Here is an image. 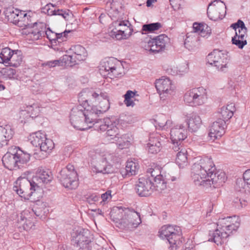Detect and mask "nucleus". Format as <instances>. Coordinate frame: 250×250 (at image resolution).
<instances>
[{
    "instance_id": "f257e3e1",
    "label": "nucleus",
    "mask_w": 250,
    "mask_h": 250,
    "mask_svg": "<svg viewBox=\"0 0 250 250\" xmlns=\"http://www.w3.org/2000/svg\"><path fill=\"white\" fill-rule=\"evenodd\" d=\"M191 177L196 185L206 188L211 185L214 188H218L227 180L225 172L216 170L213 162L208 157L201 159L192 165Z\"/></svg>"
},
{
    "instance_id": "f03ea898",
    "label": "nucleus",
    "mask_w": 250,
    "mask_h": 250,
    "mask_svg": "<svg viewBox=\"0 0 250 250\" xmlns=\"http://www.w3.org/2000/svg\"><path fill=\"white\" fill-rule=\"evenodd\" d=\"M110 214L113 221L118 223V227L127 232L134 231L142 223L140 213L132 208L114 207Z\"/></svg>"
},
{
    "instance_id": "7ed1b4c3",
    "label": "nucleus",
    "mask_w": 250,
    "mask_h": 250,
    "mask_svg": "<svg viewBox=\"0 0 250 250\" xmlns=\"http://www.w3.org/2000/svg\"><path fill=\"white\" fill-rule=\"evenodd\" d=\"M30 155L24 152L19 147L12 146L2 157V163L6 168L16 170L22 168L29 161Z\"/></svg>"
},
{
    "instance_id": "20e7f679",
    "label": "nucleus",
    "mask_w": 250,
    "mask_h": 250,
    "mask_svg": "<svg viewBox=\"0 0 250 250\" xmlns=\"http://www.w3.org/2000/svg\"><path fill=\"white\" fill-rule=\"evenodd\" d=\"M95 114L89 112V108L83 110L82 106H77L72 109L70 115V120L74 128L78 130H85L91 127L85 126V124H91L94 122Z\"/></svg>"
},
{
    "instance_id": "39448f33",
    "label": "nucleus",
    "mask_w": 250,
    "mask_h": 250,
    "mask_svg": "<svg viewBox=\"0 0 250 250\" xmlns=\"http://www.w3.org/2000/svg\"><path fill=\"white\" fill-rule=\"evenodd\" d=\"M237 187H235V194H237V199L235 201V208L238 209L246 207L247 205V195L250 193V190L247 189L250 185V169L245 171L243 173V180L237 179L236 181Z\"/></svg>"
},
{
    "instance_id": "423d86ee",
    "label": "nucleus",
    "mask_w": 250,
    "mask_h": 250,
    "mask_svg": "<svg viewBox=\"0 0 250 250\" xmlns=\"http://www.w3.org/2000/svg\"><path fill=\"white\" fill-rule=\"evenodd\" d=\"M40 187L33 180L32 181L25 178H19L15 182L13 190L25 200H28L33 192Z\"/></svg>"
},
{
    "instance_id": "0eeeda50",
    "label": "nucleus",
    "mask_w": 250,
    "mask_h": 250,
    "mask_svg": "<svg viewBox=\"0 0 250 250\" xmlns=\"http://www.w3.org/2000/svg\"><path fill=\"white\" fill-rule=\"evenodd\" d=\"M159 236L162 239L167 240L170 245V250L176 249L177 244L182 235V230L180 227L170 225H164L161 227L159 231Z\"/></svg>"
},
{
    "instance_id": "6e6552de",
    "label": "nucleus",
    "mask_w": 250,
    "mask_h": 250,
    "mask_svg": "<svg viewBox=\"0 0 250 250\" xmlns=\"http://www.w3.org/2000/svg\"><path fill=\"white\" fill-rule=\"evenodd\" d=\"M58 178L65 188L74 189L79 185L78 174L72 165H68L66 167L62 169L60 172Z\"/></svg>"
},
{
    "instance_id": "1a4fd4ad",
    "label": "nucleus",
    "mask_w": 250,
    "mask_h": 250,
    "mask_svg": "<svg viewBox=\"0 0 250 250\" xmlns=\"http://www.w3.org/2000/svg\"><path fill=\"white\" fill-rule=\"evenodd\" d=\"M207 100L206 89L203 87L194 88L188 90L184 95V101L192 106L203 104Z\"/></svg>"
},
{
    "instance_id": "9d476101",
    "label": "nucleus",
    "mask_w": 250,
    "mask_h": 250,
    "mask_svg": "<svg viewBox=\"0 0 250 250\" xmlns=\"http://www.w3.org/2000/svg\"><path fill=\"white\" fill-rule=\"evenodd\" d=\"M228 53L221 50H214L206 58L208 63L214 65L218 70L225 71V68L228 67L229 58Z\"/></svg>"
},
{
    "instance_id": "9b49d317",
    "label": "nucleus",
    "mask_w": 250,
    "mask_h": 250,
    "mask_svg": "<svg viewBox=\"0 0 250 250\" xmlns=\"http://www.w3.org/2000/svg\"><path fill=\"white\" fill-rule=\"evenodd\" d=\"M233 230H234V225L233 224L217 228L214 230H209L208 241L213 242L217 245H222L229 236L232 234Z\"/></svg>"
},
{
    "instance_id": "f8f14e48",
    "label": "nucleus",
    "mask_w": 250,
    "mask_h": 250,
    "mask_svg": "<svg viewBox=\"0 0 250 250\" xmlns=\"http://www.w3.org/2000/svg\"><path fill=\"white\" fill-rule=\"evenodd\" d=\"M72 241L80 249H88L91 242L90 233L88 229L82 228H75L72 233Z\"/></svg>"
},
{
    "instance_id": "ddd939ff",
    "label": "nucleus",
    "mask_w": 250,
    "mask_h": 250,
    "mask_svg": "<svg viewBox=\"0 0 250 250\" xmlns=\"http://www.w3.org/2000/svg\"><path fill=\"white\" fill-rule=\"evenodd\" d=\"M208 18L213 21L223 19L226 14V6L221 0H215L208 5L207 9Z\"/></svg>"
},
{
    "instance_id": "4468645a",
    "label": "nucleus",
    "mask_w": 250,
    "mask_h": 250,
    "mask_svg": "<svg viewBox=\"0 0 250 250\" xmlns=\"http://www.w3.org/2000/svg\"><path fill=\"white\" fill-rule=\"evenodd\" d=\"M187 130L183 125H176L171 128L170 139L172 143V149L178 151L182 147V142L187 138Z\"/></svg>"
},
{
    "instance_id": "2eb2a0df",
    "label": "nucleus",
    "mask_w": 250,
    "mask_h": 250,
    "mask_svg": "<svg viewBox=\"0 0 250 250\" xmlns=\"http://www.w3.org/2000/svg\"><path fill=\"white\" fill-rule=\"evenodd\" d=\"M156 185L148 176L139 178L135 186V190L140 196L150 195Z\"/></svg>"
},
{
    "instance_id": "dca6fc26",
    "label": "nucleus",
    "mask_w": 250,
    "mask_h": 250,
    "mask_svg": "<svg viewBox=\"0 0 250 250\" xmlns=\"http://www.w3.org/2000/svg\"><path fill=\"white\" fill-rule=\"evenodd\" d=\"M91 169L94 173L108 174L112 172V167L108 164L106 158L98 154L91 162Z\"/></svg>"
},
{
    "instance_id": "f3484780",
    "label": "nucleus",
    "mask_w": 250,
    "mask_h": 250,
    "mask_svg": "<svg viewBox=\"0 0 250 250\" xmlns=\"http://www.w3.org/2000/svg\"><path fill=\"white\" fill-rule=\"evenodd\" d=\"M155 87L161 98L166 97L168 94H171L174 88L171 81L167 78L157 80L155 82Z\"/></svg>"
},
{
    "instance_id": "a211bd4d",
    "label": "nucleus",
    "mask_w": 250,
    "mask_h": 250,
    "mask_svg": "<svg viewBox=\"0 0 250 250\" xmlns=\"http://www.w3.org/2000/svg\"><path fill=\"white\" fill-rule=\"evenodd\" d=\"M168 40V38L167 36L160 35L147 42L148 49L152 52L158 53L165 48Z\"/></svg>"
},
{
    "instance_id": "6ab92c4d",
    "label": "nucleus",
    "mask_w": 250,
    "mask_h": 250,
    "mask_svg": "<svg viewBox=\"0 0 250 250\" xmlns=\"http://www.w3.org/2000/svg\"><path fill=\"white\" fill-rule=\"evenodd\" d=\"M226 123L221 118L213 122L210 127L208 136L211 140L214 141L220 138L225 133L224 129Z\"/></svg>"
},
{
    "instance_id": "aec40b11",
    "label": "nucleus",
    "mask_w": 250,
    "mask_h": 250,
    "mask_svg": "<svg viewBox=\"0 0 250 250\" xmlns=\"http://www.w3.org/2000/svg\"><path fill=\"white\" fill-rule=\"evenodd\" d=\"M105 96L100 97V102L98 105L94 106L91 107L88 106L89 111L95 114L94 120L96 119L99 114H103L107 111L110 107V104L107 96L105 94Z\"/></svg>"
},
{
    "instance_id": "412c9836",
    "label": "nucleus",
    "mask_w": 250,
    "mask_h": 250,
    "mask_svg": "<svg viewBox=\"0 0 250 250\" xmlns=\"http://www.w3.org/2000/svg\"><path fill=\"white\" fill-rule=\"evenodd\" d=\"M105 96V93L95 92L92 90L85 89L79 95V101L87 103L88 102H94V100H100V97Z\"/></svg>"
},
{
    "instance_id": "4be33fe9",
    "label": "nucleus",
    "mask_w": 250,
    "mask_h": 250,
    "mask_svg": "<svg viewBox=\"0 0 250 250\" xmlns=\"http://www.w3.org/2000/svg\"><path fill=\"white\" fill-rule=\"evenodd\" d=\"M147 172L150 174V177L147 176L152 179V181H154V184L156 185L157 190H164L166 188V183L162 179V176L160 174L158 169L149 168Z\"/></svg>"
},
{
    "instance_id": "5701e85b",
    "label": "nucleus",
    "mask_w": 250,
    "mask_h": 250,
    "mask_svg": "<svg viewBox=\"0 0 250 250\" xmlns=\"http://www.w3.org/2000/svg\"><path fill=\"white\" fill-rule=\"evenodd\" d=\"M43 12L47 13L48 15L61 16L65 20H67L69 16V14H72L68 9H59L54 8V5L51 3L46 4L43 8Z\"/></svg>"
},
{
    "instance_id": "b1692460",
    "label": "nucleus",
    "mask_w": 250,
    "mask_h": 250,
    "mask_svg": "<svg viewBox=\"0 0 250 250\" xmlns=\"http://www.w3.org/2000/svg\"><path fill=\"white\" fill-rule=\"evenodd\" d=\"M14 133L13 130L8 125L0 126V148L7 145V142L12 138Z\"/></svg>"
},
{
    "instance_id": "393cba45",
    "label": "nucleus",
    "mask_w": 250,
    "mask_h": 250,
    "mask_svg": "<svg viewBox=\"0 0 250 250\" xmlns=\"http://www.w3.org/2000/svg\"><path fill=\"white\" fill-rule=\"evenodd\" d=\"M69 51L74 58L78 62L84 61L87 56V53L85 48L81 45L77 44L72 46L70 48Z\"/></svg>"
},
{
    "instance_id": "a878e982",
    "label": "nucleus",
    "mask_w": 250,
    "mask_h": 250,
    "mask_svg": "<svg viewBox=\"0 0 250 250\" xmlns=\"http://www.w3.org/2000/svg\"><path fill=\"white\" fill-rule=\"evenodd\" d=\"M53 176L49 169L40 168L37 170L36 175L33 177V181L39 183H48L52 181Z\"/></svg>"
},
{
    "instance_id": "bb28decb",
    "label": "nucleus",
    "mask_w": 250,
    "mask_h": 250,
    "mask_svg": "<svg viewBox=\"0 0 250 250\" xmlns=\"http://www.w3.org/2000/svg\"><path fill=\"white\" fill-rule=\"evenodd\" d=\"M199 37L197 35H187V38L185 40L184 45L185 47L189 51L196 50L199 46Z\"/></svg>"
},
{
    "instance_id": "cd10ccee",
    "label": "nucleus",
    "mask_w": 250,
    "mask_h": 250,
    "mask_svg": "<svg viewBox=\"0 0 250 250\" xmlns=\"http://www.w3.org/2000/svg\"><path fill=\"white\" fill-rule=\"evenodd\" d=\"M139 166L137 163L133 161H128L126 163L125 168L121 170V173L125 177L131 176L137 174Z\"/></svg>"
},
{
    "instance_id": "c85d7f7f",
    "label": "nucleus",
    "mask_w": 250,
    "mask_h": 250,
    "mask_svg": "<svg viewBox=\"0 0 250 250\" xmlns=\"http://www.w3.org/2000/svg\"><path fill=\"white\" fill-rule=\"evenodd\" d=\"M118 61L113 58L105 59L101 63L100 68V73L104 76V74H107L111 71L115 64L118 63Z\"/></svg>"
},
{
    "instance_id": "c756f323",
    "label": "nucleus",
    "mask_w": 250,
    "mask_h": 250,
    "mask_svg": "<svg viewBox=\"0 0 250 250\" xmlns=\"http://www.w3.org/2000/svg\"><path fill=\"white\" fill-rule=\"evenodd\" d=\"M40 112V109L38 104H33L32 105H27L24 110L21 111L20 113V117L21 118V116L23 117L27 114L26 118L31 117L33 118L38 116Z\"/></svg>"
},
{
    "instance_id": "7c9ffc66",
    "label": "nucleus",
    "mask_w": 250,
    "mask_h": 250,
    "mask_svg": "<svg viewBox=\"0 0 250 250\" xmlns=\"http://www.w3.org/2000/svg\"><path fill=\"white\" fill-rule=\"evenodd\" d=\"M234 112V104L231 103L226 107H222L219 113V118L224 120L226 123L233 115Z\"/></svg>"
},
{
    "instance_id": "2f4dec72",
    "label": "nucleus",
    "mask_w": 250,
    "mask_h": 250,
    "mask_svg": "<svg viewBox=\"0 0 250 250\" xmlns=\"http://www.w3.org/2000/svg\"><path fill=\"white\" fill-rule=\"evenodd\" d=\"M202 120L199 116L196 114H193L187 123L189 130L191 132H196L201 126Z\"/></svg>"
},
{
    "instance_id": "473e14b6",
    "label": "nucleus",
    "mask_w": 250,
    "mask_h": 250,
    "mask_svg": "<svg viewBox=\"0 0 250 250\" xmlns=\"http://www.w3.org/2000/svg\"><path fill=\"white\" fill-rule=\"evenodd\" d=\"M178 151H179L177 154L176 162L180 168H183L188 164L187 151L183 146Z\"/></svg>"
},
{
    "instance_id": "72a5a7b5",
    "label": "nucleus",
    "mask_w": 250,
    "mask_h": 250,
    "mask_svg": "<svg viewBox=\"0 0 250 250\" xmlns=\"http://www.w3.org/2000/svg\"><path fill=\"white\" fill-rule=\"evenodd\" d=\"M96 120L92 124L94 125V129L98 131H107L112 124L110 120L108 118L104 119L103 120H99L97 121H96Z\"/></svg>"
},
{
    "instance_id": "f704fd0d",
    "label": "nucleus",
    "mask_w": 250,
    "mask_h": 250,
    "mask_svg": "<svg viewBox=\"0 0 250 250\" xmlns=\"http://www.w3.org/2000/svg\"><path fill=\"white\" fill-rule=\"evenodd\" d=\"M45 135L43 132L39 131L30 134L29 140L33 146L39 147L42 142L45 139Z\"/></svg>"
},
{
    "instance_id": "c9c22d12",
    "label": "nucleus",
    "mask_w": 250,
    "mask_h": 250,
    "mask_svg": "<svg viewBox=\"0 0 250 250\" xmlns=\"http://www.w3.org/2000/svg\"><path fill=\"white\" fill-rule=\"evenodd\" d=\"M193 29L195 33L199 32L201 36L205 37L210 34L211 29L206 24H203L197 22L193 24Z\"/></svg>"
},
{
    "instance_id": "e433bc0d",
    "label": "nucleus",
    "mask_w": 250,
    "mask_h": 250,
    "mask_svg": "<svg viewBox=\"0 0 250 250\" xmlns=\"http://www.w3.org/2000/svg\"><path fill=\"white\" fill-rule=\"evenodd\" d=\"M147 146L149 153L155 154L160 151L161 144L157 137H151L147 144Z\"/></svg>"
},
{
    "instance_id": "4c0bfd02",
    "label": "nucleus",
    "mask_w": 250,
    "mask_h": 250,
    "mask_svg": "<svg viewBox=\"0 0 250 250\" xmlns=\"http://www.w3.org/2000/svg\"><path fill=\"white\" fill-rule=\"evenodd\" d=\"M5 16L7 18L8 21L14 23L16 21H18L19 15L21 11L18 9H15L13 7L7 8L4 11Z\"/></svg>"
},
{
    "instance_id": "58836bf2",
    "label": "nucleus",
    "mask_w": 250,
    "mask_h": 250,
    "mask_svg": "<svg viewBox=\"0 0 250 250\" xmlns=\"http://www.w3.org/2000/svg\"><path fill=\"white\" fill-rule=\"evenodd\" d=\"M10 59L7 64L13 67H17L20 65L22 62L21 52L19 50H14L11 54Z\"/></svg>"
},
{
    "instance_id": "ea45409f",
    "label": "nucleus",
    "mask_w": 250,
    "mask_h": 250,
    "mask_svg": "<svg viewBox=\"0 0 250 250\" xmlns=\"http://www.w3.org/2000/svg\"><path fill=\"white\" fill-rule=\"evenodd\" d=\"M131 137L128 134H124L115 139L116 144L120 149L128 147L130 145Z\"/></svg>"
},
{
    "instance_id": "a19ab883",
    "label": "nucleus",
    "mask_w": 250,
    "mask_h": 250,
    "mask_svg": "<svg viewBox=\"0 0 250 250\" xmlns=\"http://www.w3.org/2000/svg\"><path fill=\"white\" fill-rule=\"evenodd\" d=\"M123 67L120 62H118L111 71L107 72V74H104V76H107L110 78L112 77H120L123 75Z\"/></svg>"
},
{
    "instance_id": "79ce46f5",
    "label": "nucleus",
    "mask_w": 250,
    "mask_h": 250,
    "mask_svg": "<svg viewBox=\"0 0 250 250\" xmlns=\"http://www.w3.org/2000/svg\"><path fill=\"white\" fill-rule=\"evenodd\" d=\"M36 24L37 22H33L31 16L27 13H25L20 22H18V26L23 28H33Z\"/></svg>"
},
{
    "instance_id": "37998d69",
    "label": "nucleus",
    "mask_w": 250,
    "mask_h": 250,
    "mask_svg": "<svg viewBox=\"0 0 250 250\" xmlns=\"http://www.w3.org/2000/svg\"><path fill=\"white\" fill-rule=\"evenodd\" d=\"M162 27V25L160 22L145 24L142 26L141 32L143 34L152 33L159 30Z\"/></svg>"
},
{
    "instance_id": "c03bdc74",
    "label": "nucleus",
    "mask_w": 250,
    "mask_h": 250,
    "mask_svg": "<svg viewBox=\"0 0 250 250\" xmlns=\"http://www.w3.org/2000/svg\"><path fill=\"white\" fill-rule=\"evenodd\" d=\"M59 61L60 66H72L79 63L77 60L74 58L72 54L70 55H63L59 59Z\"/></svg>"
},
{
    "instance_id": "a18cd8bd",
    "label": "nucleus",
    "mask_w": 250,
    "mask_h": 250,
    "mask_svg": "<svg viewBox=\"0 0 250 250\" xmlns=\"http://www.w3.org/2000/svg\"><path fill=\"white\" fill-rule=\"evenodd\" d=\"M39 147L41 151L49 153L54 148V143L52 140L47 139L45 137Z\"/></svg>"
},
{
    "instance_id": "49530a36",
    "label": "nucleus",
    "mask_w": 250,
    "mask_h": 250,
    "mask_svg": "<svg viewBox=\"0 0 250 250\" xmlns=\"http://www.w3.org/2000/svg\"><path fill=\"white\" fill-rule=\"evenodd\" d=\"M129 32L128 34L124 33V31L121 29H118L114 27L111 32V36H114L117 40H120L122 39H127L129 36L131 35L132 30L131 28L129 29Z\"/></svg>"
},
{
    "instance_id": "de8ad7c7",
    "label": "nucleus",
    "mask_w": 250,
    "mask_h": 250,
    "mask_svg": "<svg viewBox=\"0 0 250 250\" xmlns=\"http://www.w3.org/2000/svg\"><path fill=\"white\" fill-rule=\"evenodd\" d=\"M13 51L8 47L3 48L0 53V63L7 64Z\"/></svg>"
},
{
    "instance_id": "09e8293b",
    "label": "nucleus",
    "mask_w": 250,
    "mask_h": 250,
    "mask_svg": "<svg viewBox=\"0 0 250 250\" xmlns=\"http://www.w3.org/2000/svg\"><path fill=\"white\" fill-rule=\"evenodd\" d=\"M120 131L119 128L113 124H111V125L109 129L107 130L106 132V137H108V140H113L115 141L119 136Z\"/></svg>"
},
{
    "instance_id": "8fccbe9b",
    "label": "nucleus",
    "mask_w": 250,
    "mask_h": 250,
    "mask_svg": "<svg viewBox=\"0 0 250 250\" xmlns=\"http://www.w3.org/2000/svg\"><path fill=\"white\" fill-rule=\"evenodd\" d=\"M130 25L128 21H121L116 20L112 22V26L116 28L121 29L125 33L126 30L129 28V26Z\"/></svg>"
},
{
    "instance_id": "3c124183",
    "label": "nucleus",
    "mask_w": 250,
    "mask_h": 250,
    "mask_svg": "<svg viewBox=\"0 0 250 250\" xmlns=\"http://www.w3.org/2000/svg\"><path fill=\"white\" fill-rule=\"evenodd\" d=\"M245 36L246 35H243L242 34H237V32H235V45L240 49H242L247 43Z\"/></svg>"
},
{
    "instance_id": "603ef678",
    "label": "nucleus",
    "mask_w": 250,
    "mask_h": 250,
    "mask_svg": "<svg viewBox=\"0 0 250 250\" xmlns=\"http://www.w3.org/2000/svg\"><path fill=\"white\" fill-rule=\"evenodd\" d=\"M46 31L47 30L46 27L42 26L41 28V30L34 29L30 32L33 34V37L34 39L38 40L40 37L46 36Z\"/></svg>"
},
{
    "instance_id": "864d4df0",
    "label": "nucleus",
    "mask_w": 250,
    "mask_h": 250,
    "mask_svg": "<svg viewBox=\"0 0 250 250\" xmlns=\"http://www.w3.org/2000/svg\"><path fill=\"white\" fill-rule=\"evenodd\" d=\"M247 31V28L246 27L244 22L241 20H238L235 22V32H237V34L246 35Z\"/></svg>"
},
{
    "instance_id": "5fc2aeb1",
    "label": "nucleus",
    "mask_w": 250,
    "mask_h": 250,
    "mask_svg": "<svg viewBox=\"0 0 250 250\" xmlns=\"http://www.w3.org/2000/svg\"><path fill=\"white\" fill-rule=\"evenodd\" d=\"M1 73L5 78L11 79L14 78L16 73V70L14 69L8 67L3 69Z\"/></svg>"
},
{
    "instance_id": "6e6d98bb",
    "label": "nucleus",
    "mask_w": 250,
    "mask_h": 250,
    "mask_svg": "<svg viewBox=\"0 0 250 250\" xmlns=\"http://www.w3.org/2000/svg\"><path fill=\"white\" fill-rule=\"evenodd\" d=\"M70 32V30H65L61 33H57L56 42L60 43L65 41L67 38V34Z\"/></svg>"
},
{
    "instance_id": "4d7b16f0",
    "label": "nucleus",
    "mask_w": 250,
    "mask_h": 250,
    "mask_svg": "<svg viewBox=\"0 0 250 250\" xmlns=\"http://www.w3.org/2000/svg\"><path fill=\"white\" fill-rule=\"evenodd\" d=\"M56 33L52 32L49 28L47 29L46 37L50 41L56 43Z\"/></svg>"
},
{
    "instance_id": "13d9d810",
    "label": "nucleus",
    "mask_w": 250,
    "mask_h": 250,
    "mask_svg": "<svg viewBox=\"0 0 250 250\" xmlns=\"http://www.w3.org/2000/svg\"><path fill=\"white\" fill-rule=\"evenodd\" d=\"M45 66H47L49 67H53L56 66H60L59 60L48 61L43 64Z\"/></svg>"
},
{
    "instance_id": "bf43d9fd",
    "label": "nucleus",
    "mask_w": 250,
    "mask_h": 250,
    "mask_svg": "<svg viewBox=\"0 0 250 250\" xmlns=\"http://www.w3.org/2000/svg\"><path fill=\"white\" fill-rule=\"evenodd\" d=\"M136 92H133L131 90H128L124 95L125 99H135Z\"/></svg>"
},
{
    "instance_id": "052dcab7",
    "label": "nucleus",
    "mask_w": 250,
    "mask_h": 250,
    "mask_svg": "<svg viewBox=\"0 0 250 250\" xmlns=\"http://www.w3.org/2000/svg\"><path fill=\"white\" fill-rule=\"evenodd\" d=\"M101 198L102 199V202H105L108 198H111V191L108 190L105 193L102 194Z\"/></svg>"
},
{
    "instance_id": "680f3d73",
    "label": "nucleus",
    "mask_w": 250,
    "mask_h": 250,
    "mask_svg": "<svg viewBox=\"0 0 250 250\" xmlns=\"http://www.w3.org/2000/svg\"><path fill=\"white\" fill-rule=\"evenodd\" d=\"M136 101L135 99H127V100L125 99V104L127 106H134L135 105V101Z\"/></svg>"
},
{
    "instance_id": "e2e57ef3",
    "label": "nucleus",
    "mask_w": 250,
    "mask_h": 250,
    "mask_svg": "<svg viewBox=\"0 0 250 250\" xmlns=\"http://www.w3.org/2000/svg\"><path fill=\"white\" fill-rule=\"evenodd\" d=\"M100 198V197L99 195H97L96 194H92L91 196L88 198V202L92 204V202H97L99 200V199Z\"/></svg>"
},
{
    "instance_id": "0e129e2a",
    "label": "nucleus",
    "mask_w": 250,
    "mask_h": 250,
    "mask_svg": "<svg viewBox=\"0 0 250 250\" xmlns=\"http://www.w3.org/2000/svg\"><path fill=\"white\" fill-rule=\"evenodd\" d=\"M26 220V218H25L24 213L23 212L21 213L20 216H18V221L19 223H23V225H24Z\"/></svg>"
},
{
    "instance_id": "69168bd1",
    "label": "nucleus",
    "mask_w": 250,
    "mask_h": 250,
    "mask_svg": "<svg viewBox=\"0 0 250 250\" xmlns=\"http://www.w3.org/2000/svg\"><path fill=\"white\" fill-rule=\"evenodd\" d=\"M24 15H25V12L21 11V13L20 14H19L18 16L19 17L18 18V21H16V22H15L14 24L18 25V22H20V21H21V19L22 18V17L24 16Z\"/></svg>"
},
{
    "instance_id": "338daca9",
    "label": "nucleus",
    "mask_w": 250,
    "mask_h": 250,
    "mask_svg": "<svg viewBox=\"0 0 250 250\" xmlns=\"http://www.w3.org/2000/svg\"><path fill=\"white\" fill-rule=\"evenodd\" d=\"M166 179L167 180V182H169V181L173 182L177 180V178L174 176H166Z\"/></svg>"
},
{
    "instance_id": "774afa93",
    "label": "nucleus",
    "mask_w": 250,
    "mask_h": 250,
    "mask_svg": "<svg viewBox=\"0 0 250 250\" xmlns=\"http://www.w3.org/2000/svg\"><path fill=\"white\" fill-rule=\"evenodd\" d=\"M117 3V1L116 0H112L110 4L111 8L117 10V7L116 6Z\"/></svg>"
}]
</instances>
